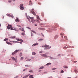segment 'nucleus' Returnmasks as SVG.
I'll use <instances>...</instances> for the list:
<instances>
[{
  "instance_id": "64",
  "label": "nucleus",
  "mask_w": 78,
  "mask_h": 78,
  "mask_svg": "<svg viewBox=\"0 0 78 78\" xmlns=\"http://www.w3.org/2000/svg\"><path fill=\"white\" fill-rule=\"evenodd\" d=\"M0 27H1V24H0Z\"/></svg>"
},
{
  "instance_id": "14",
  "label": "nucleus",
  "mask_w": 78,
  "mask_h": 78,
  "mask_svg": "<svg viewBox=\"0 0 78 78\" xmlns=\"http://www.w3.org/2000/svg\"><path fill=\"white\" fill-rule=\"evenodd\" d=\"M15 21H16V22H19V20L18 18H17L16 19Z\"/></svg>"
},
{
  "instance_id": "60",
  "label": "nucleus",
  "mask_w": 78,
  "mask_h": 78,
  "mask_svg": "<svg viewBox=\"0 0 78 78\" xmlns=\"http://www.w3.org/2000/svg\"><path fill=\"white\" fill-rule=\"evenodd\" d=\"M69 48H72V47H71V46H69Z\"/></svg>"
},
{
  "instance_id": "25",
  "label": "nucleus",
  "mask_w": 78,
  "mask_h": 78,
  "mask_svg": "<svg viewBox=\"0 0 78 78\" xmlns=\"http://www.w3.org/2000/svg\"><path fill=\"white\" fill-rule=\"evenodd\" d=\"M64 72V71L63 70H61V73H62Z\"/></svg>"
},
{
  "instance_id": "62",
  "label": "nucleus",
  "mask_w": 78,
  "mask_h": 78,
  "mask_svg": "<svg viewBox=\"0 0 78 78\" xmlns=\"http://www.w3.org/2000/svg\"><path fill=\"white\" fill-rule=\"evenodd\" d=\"M27 66H28L27 65H27H25V67H27Z\"/></svg>"
},
{
  "instance_id": "34",
  "label": "nucleus",
  "mask_w": 78,
  "mask_h": 78,
  "mask_svg": "<svg viewBox=\"0 0 78 78\" xmlns=\"http://www.w3.org/2000/svg\"><path fill=\"white\" fill-rule=\"evenodd\" d=\"M20 59L21 60H23V57H21Z\"/></svg>"
},
{
  "instance_id": "28",
  "label": "nucleus",
  "mask_w": 78,
  "mask_h": 78,
  "mask_svg": "<svg viewBox=\"0 0 78 78\" xmlns=\"http://www.w3.org/2000/svg\"><path fill=\"white\" fill-rule=\"evenodd\" d=\"M38 30H43V29L42 28L40 27L38 28Z\"/></svg>"
},
{
  "instance_id": "30",
  "label": "nucleus",
  "mask_w": 78,
  "mask_h": 78,
  "mask_svg": "<svg viewBox=\"0 0 78 78\" xmlns=\"http://www.w3.org/2000/svg\"><path fill=\"white\" fill-rule=\"evenodd\" d=\"M8 2H9V3H11V2H12V1H11V0H8Z\"/></svg>"
},
{
  "instance_id": "37",
  "label": "nucleus",
  "mask_w": 78,
  "mask_h": 78,
  "mask_svg": "<svg viewBox=\"0 0 78 78\" xmlns=\"http://www.w3.org/2000/svg\"><path fill=\"white\" fill-rule=\"evenodd\" d=\"M27 28H28V29H29V30H31V28H30V27H27Z\"/></svg>"
},
{
  "instance_id": "9",
  "label": "nucleus",
  "mask_w": 78,
  "mask_h": 78,
  "mask_svg": "<svg viewBox=\"0 0 78 78\" xmlns=\"http://www.w3.org/2000/svg\"><path fill=\"white\" fill-rule=\"evenodd\" d=\"M36 17H37L38 20H41V19H40V18H39V16H38V15H36Z\"/></svg>"
},
{
  "instance_id": "21",
  "label": "nucleus",
  "mask_w": 78,
  "mask_h": 78,
  "mask_svg": "<svg viewBox=\"0 0 78 78\" xmlns=\"http://www.w3.org/2000/svg\"><path fill=\"white\" fill-rule=\"evenodd\" d=\"M4 41H8V38H6L4 40Z\"/></svg>"
},
{
  "instance_id": "43",
  "label": "nucleus",
  "mask_w": 78,
  "mask_h": 78,
  "mask_svg": "<svg viewBox=\"0 0 78 78\" xmlns=\"http://www.w3.org/2000/svg\"><path fill=\"white\" fill-rule=\"evenodd\" d=\"M64 38H66V39H67V37L66 36L64 37Z\"/></svg>"
},
{
  "instance_id": "46",
  "label": "nucleus",
  "mask_w": 78,
  "mask_h": 78,
  "mask_svg": "<svg viewBox=\"0 0 78 78\" xmlns=\"http://www.w3.org/2000/svg\"><path fill=\"white\" fill-rule=\"evenodd\" d=\"M41 34H42V36H43V37H44V34H42V33H41Z\"/></svg>"
},
{
  "instance_id": "49",
  "label": "nucleus",
  "mask_w": 78,
  "mask_h": 78,
  "mask_svg": "<svg viewBox=\"0 0 78 78\" xmlns=\"http://www.w3.org/2000/svg\"><path fill=\"white\" fill-rule=\"evenodd\" d=\"M40 53H42V51H40L39 52Z\"/></svg>"
},
{
  "instance_id": "1",
  "label": "nucleus",
  "mask_w": 78,
  "mask_h": 78,
  "mask_svg": "<svg viewBox=\"0 0 78 78\" xmlns=\"http://www.w3.org/2000/svg\"><path fill=\"white\" fill-rule=\"evenodd\" d=\"M41 47H45L44 48V50H48V49H50V48H51V47H49V45H45L44 46H40Z\"/></svg>"
},
{
  "instance_id": "61",
  "label": "nucleus",
  "mask_w": 78,
  "mask_h": 78,
  "mask_svg": "<svg viewBox=\"0 0 78 78\" xmlns=\"http://www.w3.org/2000/svg\"><path fill=\"white\" fill-rule=\"evenodd\" d=\"M39 72H41V70H39Z\"/></svg>"
},
{
  "instance_id": "53",
  "label": "nucleus",
  "mask_w": 78,
  "mask_h": 78,
  "mask_svg": "<svg viewBox=\"0 0 78 78\" xmlns=\"http://www.w3.org/2000/svg\"><path fill=\"white\" fill-rule=\"evenodd\" d=\"M43 25V23H41V24H40V25Z\"/></svg>"
},
{
  "instance_id": "16",
  "label": "nucleus",
  "mask_w": 78,
  "mask_h": 78,
  "mask_svg": "<svg viewBox=\"0 0 78 78\" xmlns=\"http://www.w3.org/2000/svg\"><path fill=\"white\" fill-rule=\"evenodd\" d=\"M12 58L13 61H15V60H16V58H15L13 57H12Z\"/></svg>"
},
{
  "instance_id": "4",
  "label": "nucleus",
  "mask_w": 78,
  "mask_h": 78,
  "mask_svg": "<svg viewBox=\"0 0 78 78\" xmlns=\"http://www.w3.org/2000/svg\"><path fill=\"white\" fill-rule=\"evenodd\" d=\"M30 13L31 14H33L34 16H36V13L34 12V9H32V10L30 11Z\"/></svg>"
},
{
  "instance_id": "55",
  "label": "nucleus",
  "mask_w": 78,
  "mask_h": 78,
  "mask_svg": "<svg viewBox=\"0 0 78 78\" xmlns=\"http://www.w3.org/2000/svg\"><path fill=\"white\" fill-rule=\"evenodd\" d=\"M16 59H17V56H16Z\"/></svg>"
},
{
  "instance_id": "39",
  "label": "nucleus",
  "mask_w": 78,
  "mask_h": 78,
  "mask_svg": "<svg viewBox=\"0 0 78 78\" xmlns=\"http://www.w3.org/2000/svg\"><path fill=\"white\" fill-rule=\"evenodd\" d=\"M31 31H32V32H33L34 33H36V32H35L34 31V30H31Z\"/></svg>"
},
{
  "instance_id": "35",
  "label": "nucleus",
  "mask_w": 78,
  "mask_h": 78,
  "mask_svg": "<svg viewBox=\"0 0 78 78\" xmlns=\"http://www.w3.org/2000/svg\"><path fill=\"white\" fill-rule=\"evenodd\" d=\"M16 42L18 43H19L20 44H22V42H19V41H16Z\"/></svg>"
},
{
  "instance_id": "52",
  "label": "nucleus",
  "mask_w": 78,
  "mask_h": 78,
  "mask_svg": "<svg viewBox=\"0 0 78 78\" xmlns=\"http://www.w3.org/2000/svg\"><path fill=\"white\" fill-rule=\"evenodd\" d=\"M19 30H21V31H22V29L21 28H19Z\"/></svg>"
},
{
  "instance_id": "51",
  "label": "nucleus",
  "mask_w": 78,
  "mask_h": 78,
  "mask_svg": "<svg viewBox=\"0 0 78 78\" xmlns=\"http://www.w3.org/2000/svg\"><path fill=\"white\" fill-rule=\"evenodd\" d=\"M39 41H42V39H40V40H39Z\"/></svg>"
},
{
  "instance_id": "48",
  "label": "nucleus",
  "mask_w": 78,
  "mask_h": 78,
  "mask_svg": "<svg viewBox=\"0 0 78 78\" xmlns=\"http://www.w3.org/2000/svg\"><path fill=\"white\" fill-rule=\"evenodd\" d=\"M23 36H24V33H22L21 34Z\"/></svg>"
},
{
  "instance_id": "13",
  "label": "nucleus",
  "mask_w": 78,
  "mask_h": 78,
  "mask_svg": "<svg viewBox=\"0 0 78 78\" xmlns=\"http://www.w3.org/2000/svg\"><path fill=\"white\" fill-rule=\"evenodd\" d=\"M33 75H31L30 76H29V78H34V77H33Z\"/></svg>"
},
{
  "instance_id": "19",
  "label": "nucleus",
  "mask_w": 78,
  "mask_h": 78,
  "mask_svg": "<svg viewBox=\"0 0 78 78\" xmlns=\"http://www.w3.org/2000/svg\"><path fill=\"white\" fill-rule=\"evenodd\" d=\"M11 38L12 39H14V38H16V36H13L12 37H11Z\"/></svg>"
},
{
  "instance_id": "20",
  "label": "nucleus",
  "mask_w": 78,
  "mask_h": 78,
  "mask_svg": "<svg viewBox=\"0 0 78 78\" xmlns=\"http://www.w3.org/2000/svg\"><path fill=\"white\" fill-rule=\"evenodd\" d=\"M20 57H21V56H22V52H21L20 54Z\"/></svg>"
},
{
  "instance_id": "38",
  "label": "nucleus",
  "mask_w": 78,
  "mask_h": 78,
  "mask_svg": "<svg viewBox=\"0 0 78 78\" xmlns=\"http://www.w3.org/2000/svg\"><path fill=\"white\" fill-rule=\"evenodd\" d=\"M63 49H64V50H66V49H67V48L66 47V46H65V47L63 48Z\"/></svg>"
},
{
  "instance_id": "56",
  "label": "nucleus",
  "mask_w": 78,
  "mask_h": 78,
  "mask_svg": "<svg viewBox=\"0 0 78 78\" xmlns=\"http://www.w3.org/2000/svg\"><path fill=\"white\" fill-rule=\"evenodd\" d=\"M13 2H15L16 1V0H12Z\"/></svg>"
},
{
  "instance_id": "57",
  "label": "nucleus",
  "mask_w": 78,
  "mask_h": 78,
  "mask_svg": "<svg viewBox=\"0 0 78 78\" xmlns=\"http://www.w3.org/2000/svg\"><path fill=\"white\" fill-rule=\"evenodd\" d=\"M35 26H36V27L37 26V24H35Z\"/></svg>"
},
{
  "instance_id": "50",
  "label": "nucleus",
  "mask_w": 78,
  "mask_h": 78,
  "mask_svg": "<svg viewBox=\"0 0 78 78\" xmlns=\"http://www.w3.org/2000/svg\"><path fill=\"white\" fill-rule=\"evenodd\" d=\"M27 69H23V71L24 72H25V70H27Z\"/></svg>"
},
{
  "instance_id": "12",
  "label": "nucleus",
  "mask_w": 78,
  "mask_h": 78,
  "mask_svg": "<svg viewBox=\"0 0 78 78\" xmlns=\"http://www.w3.org/2000/svg\"><path fill=\"white\" fill-rule=\"evenodd\" d=\"M38 45V43H35L32 45V46H35V45Z\"/></svg>"
},
{
  "instance_id": "31",
  "label": "nucleus",
  "mask_w": 78,
  "mask_h": 78,
  "mask_svg": "<svg viewBox=\"0 0 78 78\" xmlns=\"http://www.w3.org/2000/svg\"><path fill=\"white\" fill-rule=\"evenodd\" d=\"M10 17H12V18H13L14 17V16H13V15H10Z\"/></svg>"
},
{
  "instance_id": "6",
  "label": "nucleus",
  "mask_w": 78,
  "mask_h": 78,
  "mask_svg": "<svg viewBox=\"0 0 78 78\" xmlns=\"http://www.w3.org/2000/svg\"><path fill=\"white\" fill-rule=\"evenodd\" d=\"M20 51V50L19 49L16 50L12 53V55H14L16 54V53L17 52H18V51Z\"/></svg>"
},
{
  "instance_id": "7",
  "label": "nucleus",
  "mask_w": 78,
  "mask_h": 78,
  "mask_svg": "<svg viewBox=\"0 0 78 78\" xmlns=\"http://www.w3.org/2000/svg\"><path fill=\"white\" fill-rule=\"evenodd\" d=\"M16 39L17 41H20V42H23V41L22 39H19L17 38H16Z\"/></svg>"
},
{
  "instance_id": "3",
  "label": "nucleus",
  "mask_w": 78,
  "mask_h": 78,
  "mask_svg": "<svg viewBox=\"0 0 78 78\" xmlns=\"http://www.w3.org/2000/svg\"><path fill=\"white\" fill-rule=\"evenodd\" d=\"M27 19H31V21L32 23H34V22H35V21L36 20L34 19V17H29V18H27Z\"/></svg>"
},
{
  "instance_id": "41",
  "label": "nucleus",
  "mask_w": 78,
  "mask_h": 78,
  "mask_svg": "<svg viewBox=\"0 0 78 78\" xmlns=\"http://www.w3.org/2000/svg\"><path fill=\"white\" fill-rule=\"evenodd\" d=\"M29 72H30V73L31 72V73H32V72H33V71L32 70H30V71H29Z\"/></svg>"
},
{
  "instance_id": "11",
  "label": "nucleus",
  "mask_w": 78,
  "mask_h": 78,
  "mask_svg": "<svg viewBox=\"0 0 78 78\" xmlns=\"http://www.w3.org/2000/svg\"><path fill=\"white\" fill-rule=\"evenodd\" d=\"M30 76V74H28L26 75V76L23 77V78H27V77H28V76Z\"/></svg>"
},
{
  "instance_id": "26",
  "label": "nucleus",
  "mask_w": 78,
  "mask_h": 78,
  "mask_svg": "<svg viewBox=\"0 0 78 78\" xmlns=\"http://www.w3.org/2000/svg\"><path fill=\"white\" fill-rule=\"evenodd\" d=\"M35 20L37 22H38V23H40V21L39 20Z\"/></svg>"
},
{
  "instance_id": "42",
  "label": "nucleus",
  "mask_w": 78,
  "mask_h": 78,
  "mask_svg": "<svg viewBox=\"0 0 78 78\" xmlns=\"http://www.w3.org/2000/svg\"><path fill=\"white\" fill-rule=\"evenodd\" d=\"M17 27H20L21 26L20 25H17Z\"/></svg>"
},
{
  "instance_id": "27",
  "label": "nucleus",
  "mask_w": 78,
  "mask_h": 78,
  "mask_svg": "<svg viewBox=\"0 0 78 78\" xmlns=\"http://www.w3.org/2000/svg\"><path fill=\"white\" fill-rule=\"evenodd\" d=\"M44 67L43 66H42L39 68V70H40V69H42Z\"/></svg>"
},
{
  "instance_id": "18",
  "label": "nucleus",
  "mask_w": 78,
  "mask_h": 78,
  "mask_svg": "<svg viewBox=\"0 0 78 78\" xmlns=\"http://www.w3.org/2000/svg\"><path fill=\"white\" fill-rule=\"evenodd\" d=\"M9 41V42H13V43H16V41Z\"/></svg>"
},
{
  "instance_id": "45",
  "label": "nucleus",
  "mask_w": 78,
  "mask_h": 78,
  "mask_svg": "<svg viewBox=\"0 0 78 78\" xmlns=\"http://www.w3.org/2000/svg\"><path fill=\"white\" fill-rule=\"evenodd\" d=\"M38 5H41V3L40 2H38Z\"/></svg>"
},
{
  "instance_id": "5",
  "label": "nucleus",
  "mask_w": 78,
  "mask_h": 78,
  "mask_svg": "<svg viewBox=\"0 0 78 78\" xmlns=\"http://www.w3.org/2000/svg\"><path fill=\"white\" fill-rule=\"evenodd\" d=\"M23 4H21L20 5V9H21V10H22L24 9V8L23 7Z\"/></svg>"
},
{
  "instance_id": "8",
  "label": "nucleus",
  "mask_w": 78,
  "mask_h": 78,
  "mask_svg": "<svg viewBox=\"0 0 78 78\" xmlns=\"http://www.w3.org/2000/svg\"><path fill=\"white\" fill-rule=\"evenodd\" d=\"M41 56H44V57H45V58L47 57V55H46L45 54H41Z\"/></svg>"
},
{
  "instance_id": "40",
  "label": "nucleus",
  "mask_w": 78,
  "mask_h": 78,
  "mask_svg": "<svg viewBox=\"0 0 78 78\" xmlns=\"http://www.w3.org/2000/svg\"><path fill=\"white\" fill-rule=\"evenodd\" d=\"M76 62H77V61H73V62H74V63H76Z\"/></svg>"
},
{
  "instance_id": "36",
  "label": "nucleus",
  "mask_w": 78,
  "mask_h": 78,
  "mask_svg": "<svg viewBox=\"0 0 78 78\" xmlns=\"http://www.w3.org/2000/svg\"><path fill=\"white\" fill-rule=\"evenodd\" d=\"M31 61V59H28L26 61Z\"/></svg>"
},
{
  "instance_id": "33",
  "label": "nucleus",
  "mask_w": 78,
  "mask_h": 78,
  "mask_svg": "<svg viewBox=\"0 0 78 78\" xmlns=\"http://www.w3.org/2000/svg\"><path fill=\"white\" fill-rule=\"evenodd\" d=\"M7 16H9V17H10L11 15H9V14H7Z\"/></svg>"
},
{
  "instance_id": "59",
  "label": "nucleus",
  "mask_w": 78,
  "mask_h": 78,
  "mask_svg": "<svg viewBox=\"0 0 78 78\" xmlns=\"http://www.w3.org/2000/svg\"><path fill=\"white\" fill-rule=\"evenodd\" d=\"M31 36H33V35L32 34H31Z\"/></svg>"
},
{
  "instance_id": "2",
  "label": "nucleus",
  "mask_w": 78,
  "mask_h": 78,
  "mask_svg": "<svg viewBox=\"0 0 78 78\" xmlns=\"http://www.w3.org/2000/svg\"><path fill=\"white\" fill-rule=\"evenodd\" d=\"M8 26H7V29H8V30H9L10 28V30H14V29H13L11 27H12V26L11 25H10L9 24H8Z\"/></svg>"
},
{
  "instance_id": "32",
  "label": "nucleus",
  "mask_w": 78,
  "mask_h": 78,
  "mask_svg": "<svg viewBox=\"0 0 78 78\" xmlns=\"http://www.w3.org/2000/svg\"><path fill=\"white\" fill-rule=\"evenodd\" d=\"M57 37H58V36H55V37L54 39H56V38H57Z\"/></svg>"
},
{
  "instance_id": "47",
  "label": "nucleus",
  "mask_w": 78,
  "mask_h": 78,
  "mask_svg": "<svg viewBox=\"0 0 78 78\" xmlns=\"http://www.w3.org/2000/svg\"><path fill=\"white\" fill-rule=\"evenodd\" d=\"M55 69H56V68H54L52 69V70H55Z\"/></svg>"
},
{
  "instance_id": "24",
  "label": "nucleus",
  "mask_w": 78,
  "mask_h": 78,
  "mask_svg": "<svg viewBox=\"0 0 78 78\" xmlns=\"http://www.w3.org/2000/svg\"><path fill=\"white\" fill-rule=\"evenodd\" d=\"M13 30H14L15 31H18V30H17V29L16 28H14V29H13Z\"/></svg>"
},
{
  "instance_id": "44",
  "label": "nucleus",
  "mask_w": 78,
  "mask_h": 78,
  "mask_svg": "<svg viewBox=\"0 0 78 78\" xmlns=\"http://www.w3.org/2000/svg\"><path fill=\"white\" fill-rule=\"evenodd\" d=\"M21 31H24V29H23V28H22V29H21Z\"/></svg>"
},
{
  "instance_id": "29",
  "label": "nucleus",
  "mask_w": 78,
  "mask_h": 78,
  "mask_svg": "<svg viewBox=\"0 0 78 78\" xmlns=\"http://www.w3.org/2000/svg\"><path fill=\"white\" fill-rule=\"evenodd\" d=\"M32 55H36V53L35 52H33L32 53Z\"/></svg>"
},
{
  "instance_id": "23",
  "label": "nucleus",
  "mask_w": 78,
  "mask_h": 78,
  "mask_svg": "<svg viewBox=\"0 0 78 78\" xmlns=\"http://www.w3.org/2000/svg\"><path fill=\"white\" fill-rule=\"evenodd\" d=\"M63 67H64V68H66V69H67V68H68V66H63Z\"/></svg>"
},
{
  "instance_id": "54",
  "label": "nucleus",
  "mask_w": 78,
  "mask_h": 78,
  "mask_svg": "<svg viewBox=\"0 0 78 78\" xmlns=\"http://www.w3.org/2000/svg\"><path fill=\"white\" fill-rule=\"evenodd\" d=\"M29 20V22H30V23H31V21H30V20Z\"/></svg>"
},
{
  "instance_id": "15",
  "label": "nucleus",
  "mask_w": 78,
  "mask_h": 78,
  "mask_svg": "<svg viewBox=\"0 0 78 78\" xmlns=\"http://www.w3.org/2000/svg\"><path fill=\"white\" fill-rule=\"evenodd\" d=\"M46 65V66H50V65H51V63H48Z\"/></svg>"
},
{
  "instance_id": "17",
  "label": "nucleus",
  "mask_w": 78,
  "mask_h": 78,
  "mask_svg": "<svg viewBox=\"0 0 78 78\" xmlns=\"http://www.w3.org/2000/svg\"><path fill=\"white\" fill-rule=\"evenodd\" d=\"M61 36L62 38H63L64 37V34H61Z\"/></svg>"
},
{
  "instance_id": "22",
  "label": "nucleus",
  "mask_w": 78,
  "mask_h": 78,
  "mask_svg": "<svg viewBox=\"0 0 78 78\" xmlns=\"http://www.w3.org/2000/svg\"><path fill=\"white\" fill-rule=\"evenodd\" d=\"M75 73H78V71H77V70H75Z\"/></svg>"
},
{
  "instance_id": "58",
  "label": "nucleus",
  "mask_w": 78,
  "mask_h": 78,
  "mask_svg": "<svg viewBox=\"0 0 78 78\" xmlns=\"http://www.w3.org/2000/svg\"><path fill=\"white\" fill-rule=\"evenodd\" d=\"M29 2L30 3H31V1H30Z\"/></svg>"
},
{
  "instance_id": "10",
  "label": "nucleus",
  "mask_w": 78,
  "mask_h": 78,
  "mask_svg": "<svg viewBox=\"0 0 78 78\" xmlns=\"http://www.w3.org/2000/svg\"><path fill=\"white\" fill-rule=\"evenodd\" d=\"M6 44H8L9 45H12V44L10 43L8 41H6Z\"/></svg>"
},
{
  "instance_id": "63",
  "label": "nucleus",
  "mask_w": 78,
  "mask_h": 78,
  "mask_svg": "<svg viewBox=\"0 0 78 78\" xmlns=\"http://www.w3.org/2000/svg\"><path fill=\"white\" fill-rule=\"evenodd\" d=\"M67 78H71V77H68Z\"/></svg>"
}]
</instances>
